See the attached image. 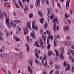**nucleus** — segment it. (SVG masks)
Here are the masks:
<instances>
[{
	"mask_svg": "<svg viewBox=\"0 0 74 74\" xmlns=\"http://www.w3.org/2000/svg\"><path fill=\"white\" fill-rule=\"evenodd\" d=\"M55 69H59V66L58 65L57 66L56 64L55 65Z\"/></svg>",
	"mask_w": 74,
	"mask_h": 74,
	"instance_id": "nucleus-37",
	"label": "nucleus"
},
{
	"mask_svg": "<svg viewBox=\"0 0 74 74\" xmlns=\"http://www.w3.org/2000/svg\"><path fill=\"white\" fill-rule=\"evenodd\" d=\"M44 18H41L40 20V21L41 23H43L44 22Z\"/></svg>",
	"mask_w": 74,
	"mask_h": 74,
	"instance_id": "nucleus-31",
	"label": "nucleus"
},
{
	"mask_svg": "<svg viewBox=\"0 0 74 74\" xmlns=\"http://www.w3.org/2000/svg\"><path fill=\"white\" fill-rule=\"evenodd\" d=\"M67 22L68 23H71V20H68Z\"/></svg>",
	"mask_w": 74,
	"mask_h": 74,
	"instance_id": "nucleus-55",
	"label": "nucleus"
},
{
	"mask_svg": "<svg viewBox=\"0 0 74 74\" xmlns=\"http://www.w3.org/2000/svg\"><path fill=\"white\" fill-rule=\"evenodd\" d=\"M3 39V38H2L1 36H0V41L2 40Z\"/></svg>",
	"mask_w": 74,
	"mask_h": 74,
	"instance_id": "nucleus-59",
	"label": "nucleus"
},
{
	"mask_svg": "<svg viewBox=\"0 0 74 74\" xmlns=\"http://www.w3.org/2000/svg\"><path fill=\"white\" fill-rule=\"evenodd\" d=\"M56 42L55 41H54V46L55 47H56Z\"/></svg>",
	"mask_w": 74,
	"mask_h": 74,
	"instance_id": "nucleus-51",
	"label": "nucleus"
},
{
	"mask_svg": "<svg viewBox=\"0 0 74 74\" xmlns=\"http://www.w3.org/2000/svg\"><path fill=\"white\" fill-rule=\"evenodd\" d=\"M31 36H32V37L35 40L36 39V34H35V32L33 31L32 33L30 35Z\"/></svg>",
	"mask_w": 74,
	"mask_h": 74,
	"instance_id": "nucleus-4",
	"label": "nucleus"
},
{
	"mask_svg": "<svg viewBox=\"0 0 74 74\" xmlns=\"http://www.w3.org/2000/svg\"><path fill=\"white\" fill-rule=\"evenodd\" d=\"M9 19H6V25H7L8 24V23L9 22Z\"/></svg>",
	"mask_w": 74,
	"mask_h": 74,
	"instance_id": "nucleus-39",
	"label": "nucleus"
},
{
	"mask_svg": "<svg viewBox=\"0 0 74 74\" xmlns=\"http://www.w3.org/2000/svg\"><path fill=\"white\" fill-rule=\"evenodd\" d=\"M72 72H74V68L73 67H72Z\"/></svg>",
	"mask_w": 74,
	"mask_h": 74,
	"instance_id": "nucleus-57",
	"label": "nucleus"
},
{
	"mask_svg": "<svg viewBox=\"0 0 74 74\" xmlns=\"http://www.w3.org/2000/svg\"><path fill=\"white\" fill-rule=\"evenodd\" d=\"M29 62V63L30 64V65L31 66H32V60H28V62Z\"/></svg>",
	"mask_w": 74,
	"mask_h": 74,
	"instance_id": "nucleus-30",
	"label": "nucleus"
},
{
	"mask_svg": "<svg viewBox=\"0 0 74 74\" xmlns=\"http://www.w3.org/2000/svg\"><path fill=\"white\" fill-rule=\"evenodd\" d=\"M57 6H58V7H60V4H59V3H58L57 5Z\"/></svg>",
	"mask_w": 74,
	"mask_h": 74,
	"instance_id": "nucleus-58",
	"label": "nucleus"
},
{
	"mask_svg": "<svg viewBox=\"0 0 74 74\" xmlns=\"http://www.w3.org/2000/svg\"><path fill=\"white\" fill-rule=\"evenodd\" d=\"M0 17L1 19H3V14L1 12V9L0 8Z\"/></svg>",
	"mask_w": 74,
	"mask_h": 74,
	"instance_id": "nucleus-19",
	"label": "nucleus"
},
{
	"mask_svg": "<svg viewBox=\"0 0 74 74\" xmlns=\"http://www.w3.org/2000/svg\"><path fill=\"white\" fill-rule=\"evenodd\" d=\"M47 34L49 35L48 37V39H51V41H52L53 40V36L51 35V33H50V32L48 31V30H47L46 31Z\"/></svg>",
	"mask_w": 74,
	"mask_h": 74,
	"instance_id": "nucleus-2",
	"label": "nucleus"
},
{
	"mask_svg": "<svg viewBox=\"0 0 74 74\" xmlns=\"http://www.w3.org/2000/svg\"><path fill=\"white\" fill-rule=\"evenodd\" d=\"M2 70V71H3V73H4L5 74H7V73H6V70L4 69V68H2L1 69Z\"/></svg>",
	"mask_w": 74,
	"mask_h": 74,
	"instance_id": "nucleus-27",
	"label": "nucleus"
},
{
	"mask_svg": "<svg viewBox=\"0 0 74 74\" xmlns=\"http://www.w3.org/2000/svg\"><path fill=\"white\" fill-rule=\"evenodd\" d=\"M32 29H35L36 30H37V29H38V27L37 25L34 26V21H32Z\"/></svg>",
	"mask_w": 74,
	"mask_h": 74,
	"instance_id": "nucleus-3",
	"label": "nucleus"
},
{
	"mask_svg": "<svg viewBox=\"0 0 74 74\" xmlns=\"http://www.w3.org/2000/svg\"><path fill=\"white\" fill-rule=\"evenodd\" d=\"M42 64H44V60L42 59L41 60Z\"/></svg>",
	"mask_w": 74,
	"mask_h": 74,
	"instance_id": "nucleus-61",
	"label": "nucleus"
},
{
	"mask_svg": "<svg viewBox=\"0 0 74 74\" xmlns=\"http://www.w3.org/2000/svg\"><path fill=\"white\" fill-rule=\"evenodd\" d=\"M56 24H55L54 25V26H53V30L54 32H56Z\"/></svg>",
	"mask_w": 74,
	"mask_h": 74,
	"instance_id": "nucleus-32",
	"label": "nucleus"
},
{
	"mask_svg": "<svg viewBox=\"0 0 74 74\" xmlns=\"http://www.w3.org/2000/svg\"><path fill=\"white\" fill-rule=\"evenodd\" d=\"M45 22L46 24H44V25L45 26V29H46L48 27V24L47 23V21H45Z\"/></svg>",
	"mask_w": 74,
	"mask_h": 74,
	"instance_id": "nucleus-23",
	"label": "nucleus"
},
{
	"mask_svg": "<svg viewBox=\"0 0 74 74\" xmlns=\"http://www.w3.org/2000/svg\"><path fill=\"white\" fill-rule=\"evenodd\" d=\"M51 47V45L50 44H49L47 46V48L48 49H49L50 47Z\"/></svg>",
	"mask_w": 74,
	"mask_h": 74,
	"instance_id": "nucleus-44",
	"label": "nucleus"
},
{
	"mask_svg": "<svg viewBox=\"0 0 74 74\" xmlns=\"http://www.w3.org/2000/svg\"><path fill=\"white\" fill-rule=\"evenodd\" d=\"M60 53H61V54L59 56V57L60 59H61L63 60V59L64 58V56L62 53H63V52H64V49H63V48L62 47L60 48Z\"/></svg>",
	"mask_w": 74,
	"mask_h": 74,
	"instance_id": "nucleus-1",
	"label": "nucleus"
},
{
	"mask_svg": "<svg viewBox=\"0 0 74 74\" xmlns=\"http://www.w3.org/2000/svg\"><path fill=\"white\" fill-rule=\"evenodd\" d=\"M48 56H51V55H52L53 53L51 51V50H49L48 52Z\"/></svg>",
	"mask_w": 74,
	"mask_h": 74,
	"instance_id": "nucleus-15",
	"label": "nucleus"
},
{
	"mask_svg": "<svg viewBox=\"0 0 74 74\" xmlns=\"http://www.w3.org/2000/svg\"><path fill=\"white\" fill-rule=\"evenodd\" d=\"M70 0H67L66 2V7L67 8H68L70 5Z\"/></svg>",
	"mask_w": 74,
	"mask_h": 74,
	"instance_id": "nucleus-6",
	"label": "nucleus"
},
{
	"mask_svg": "<svg viewBox=\"0 0 74 74\" xmlns=\"http://www.w3.org/2000/svg\"><path fill=\"white\" fill-rule=\"evenodd\" d=\"M67 40H70V36H67L66 38Z\"/></svg>",
	"mask_w": 74,
	"mask_h": 74,
	"instance_id": "nucleus-53",
	"label": "nucleus"
},
{
	"mask_svg": "<svg viewBox=\"0 0 74 74\" xmlns=\"http://www.w3.org/2000/svg\"><path fill=\"white\" fill-rule=\"evenodd\" d=\"M43 59L44 60H47V56L46 55H45L43 57Z\"/></svg>",
	"mask_w": 74,
	"mask_h": 74,
	"instance_id": "nucleus-47",
	"label": "nucleus"
},
{
	"mask_svg": "<svg viewBox=\"0 0 74 74\" xmlns=\"http://www.w3.org/2000/svg\"><path fill=\"white\" fill-rule=\"evenodd\" d=\"M47 61H46L45 62V64H44V66H45V67H46L47 66Z\"/></svg>",
	"mask_w": 74,
	"mask_h": 74,
	"instance_id": "nucleus-46",
	"label": "nucleus"
},
{
	"mask_svg": "<svg viewBox=\"0 0 74 74\" xmlns=\"http://www.w3.org/2000/svg\"><path fill=\"white\" fill-rule=\"evenodd\" d=\"M69 59H71L72 62L73 63H74V58H73V57L72 56H69Z\"/></svg>",
	"mask_w": 74,
	"mask_h": 74,
	"instance_id": "nucleus-22",
	"label": "nucleus"
},
{
	"mask_svg": "<svg viewBox=\"0 0 74 74\" xmlns=\"http://www.w3.org/2000/svg\"><path fill=\"white\" fill-rule=\"evenodd\" d=\"M3 13L4 15V16H5V18L6 19H8L9 18V16H7V15H6V13H5V12H3Z\"/></svg>",
	"mask_w": 74,
	"mask_h": 74,
	"instance_id": "nucleus-17",
	"label": "nucleus"
},
{
	"mask_svg": "<svg viewBox=\"0 0 74 74\" xmlns=\"http://www.w3.org/2000/svg\"><path fill=\"white\" fill-rule=\"evenodd\" d=\"M27 41L28 42H29V36H27Z\"/></svg>",
	"mask_w": 74,
	"mask_h": 74,
	"instance_id": "nucleus-50",
	"label": "nucleus"
},
{
	"mask_svg": "<svg viewBox=\"0 0 74 74\" xmlns=\"http://www.w3.org/2000/svg\"><path fill=\"white\" fill-rule=\"evenodd\" d=\"M28 70L30 74H32L33 70L31 69V68H30V67L29 66H28Z\"/></svg>",
	"mask_w": 74,
	"mask_h": 74,
	"instance_id": "nucleus-9",
	"label": "nucleus"
},
{
	"mask_svg": "<svg viewBox=\"0 0 74 74\" xmlns=\"http://www.w3.org/2000/svg\"><path fill=\"white\" fill-rule=\"evenodd\" d=\"M16 64L14 63V65L13 67V69L14 70H15L16 69Z\"/></svg>",
	"mask_w": 74,
	"mask_h": 74,
	"instance_id": "nucleus-33",
	"label": "nucleus"
},
{
	"mask_svg": "<svg viewBox=\"0 0 74 74\" xmlns=\"http://www.w3.org/2000/svg\"><path fill=\"white\" fill-rule=\"evenodd\" d=\"M53 22L54 23H58V20L57 18H55L53 20Z\"/></svg>",
	"mask_w": 74,
	"mask_h": 74,
	"instance_id": "nucleus-10",
	"label": "nucleus"
},
{
	"mask_svg": "<svg viewBox=\"0 0 74 74\" xmlns=\"http://www.w3.org/2000/svg\"><path fill=\"white\" fill-rule=\"evenodd\" d=\"M14 23H19V22H21V21L20 20H14Z\"/></svg>",
	"mask_w": 74,
	"mask_h": 74,
	"instance_id": "nucleus-21",
	"label": "nucleus"
},
{
	"mask_svg": "<svg viewBox=\"0 0 74 74\" xmlns=\"http://www.w3.org/2000/svg\"><path fill=\"white\" fill-rule=\"evenodd\" d=\"M23 30L24 31V33L25 35L27 34V33H28V29H27V27L26 28H24L23 29Z\"/></svg>",
	"mask_w": 74,
	"mask_h": 74,
	"instance_id": "nucleus-7",
	"label": "nucleus"
},
{
	"mask_svg": "<svg viewBox=\"0 0 74 74\" xmlns=\"http://www.w3.org/2000/svg\"><path fill=\"white\" fill-rule=\"evenodd\" d=\"M40 41L41 48V49H43V48H44V46L43 45L44 43H43V42L42 41V39H40Z\"/></svg>",
	"mask_w": 74,
	"mask_h": 74,
	"instance_id": "nucleus-5",
	"label": "nucleus"
},
{
	"mask_svg": "<svg viewBox=\"0 0 74 74\" xmlns=\"http://www.w3.org/2000/svg\"><path fill=\"white\" fill-rule=\"evenodd\" d=\"M7 56V54H3L1 55H0V56H1L2 58H5V56Z\"/></svg>",
	"mask_w": 74,
	"mask_h": 74,
	"instance_id": "nucleus-24",
	"label": "nucleus"
},
{
	"mask_svg": "<svg viewBox=\"0 0 74 74\" xmlns=\"http://www.w3.org/2000/svg\"><path fill=\"white\" fill-rule=\"evenodd\" d=\"M46 4H47V5H49V0H46Z\"/></svg>",
	"mask_w": 74,
	"mask_h": 74,
	"instance_id": "nucleus-35",
	"label": "nucleus"
},
{
	"mask_svg": "<svg viewBox=\"0 0 74 74\" xmlns=\"http://www.w3.org/2000/svg\"><path fill=\"white\" fill-rule=\"evenodd\" d=\"M8 27H9V28H11V26H10V23H8Z\"/></svg>",
	"mask_w": 74,
	"mask_h": 74,
	"instance_id": "nucleus-60",
	"label": "nucleus"
},
{
	"mask_svg": "<svg viewBox=\"0 0 74 74\" xmlns=\"http://www.w3.org/2000/svg\"><path fill=\"white\" fill-rule=\"evenodd\" d=\"M71 44V43L69 41L65 42L64 43L65 45H70Z\"/></svg>",
	"mask_w": 74,
	"mask_h": 74,
	"instance_id": "nucleus-14",
	"label": "nucleus"
},
{
	"mask_svg": "<svg viewBox=\"0 0 74 74\" xmlns=\"http://www.w3.org/2000/svg\"><path fill=\"white\" fill-rule=\"evenodd\" d=\"M18 60L16 59H14L13 60V63H16V62H17Z\"/></svg>",
	"mask_w": 74,
	"mask_h": 74,
	"instance_id": "nucleus-36",
	"label": "nucleus"
},
{
	"mask_svg": "<svg viewBox=\"0 0 74 74\" xmlns=\"http://www.w3.org/2000/svg\"><path fill=\"white\" fill-rule=\"evenodd\" d=\"M38 14L40 17H42V15H43V13H41V11H39L38 12Z\"/></svg>",
	"mask_w": 74,
	"mask_h": 74,
	"instance_id": "nucleus-20",
	"label": "nucleus"
},
{
	"mask_svg": "<svg viewBox=\"0 0 74 74\" xmlns=\"http://www.w3.org/2000/svg\"><path fill=\"white\" fill-rule=\"evenodd\" d=\"M19 4H20V6H22V2H21L20 0H19L18 1Z\"/></svg>",
	"mask_w": 74,
	"mask_h": 74,
	"instance_id": "nucleus-41",
	"label": "nucleus"
},
{
	"mask_svg": "<svg viewBox=\"0 0 74 74\" xmlns=\"http://www.w3.org/2000/svg\"><path fill=\"white\" fill-rule=\"evenodd\" d=\"M15 50L16 51H18L19 52V49L18 48H15Z\"/></svg>",
	"mask_w": 74,
	"mask_h": 74,
	"instance_id": "nucleus-62",
	"label": "nucleus"
},
{
	"mask_svg": "<svg viewBox=\"0 0 74 74\" xmlns=\"http://www.w3.org/2000/svg\"><path fill=\"white\" fill-rule=\"evenodd\" d=\"M10 34V32H7V35H6V36L7 37H8V36H9Z\"/></svg>",
	"mask_w": 74,
	"mask_h": 74,
	"instance_id": "nucleus-49",
	"label": "nucleus"
},
{
	"mask_svg": "<svg viewBox=\"0 0 74 74\" xmlns=\"http://www.w3.org/2000/svg\"><path fill=\"white\" fill-rule=\"evenodd\" d=\"M38 41H37L35 42V44L34 45V46H35L36 45H38Z\"/></svg>",
	"mask_w": 74,
	"mask_h": 74,
	"instance_id": "nucleus-42",
	"label": "nucleus"
},
{
	"mask_svg": "<svg viewBox=\"0 0 74 74\" xmlns=\"http://www.w3.org/2000/svg\"><path fill=\"white\" fill-rule=\"evenodd\" d=\"M33 16V14L32 13H30L29 15V17L30 18H32Z\"/></svg>",
	"mask_w": 74,
	"mask_h": 74,
	"instance_id": "nucleus-29",
	"label": "nucleus"
},
{
	"mask_svg": "<svg viewBox=\"0 0 74 74\" xmlns=\"http://www.w3.org/2000/svg\"><path fill=\"white\" fill-rule=\"evenodd\" d=\"M42 39L44 41V43L45 44V40L47 39V36L46 35H43L42 36Z\"/></svg>",
	"mask_w": 74,
	"mask_h": 74,
	"instance_id": "nucleus-11",
	"label": "nucleus"
},
{
	"mask_svg": "<svg viewBox=\"0 0 74 74\" xmlns=\"http://www.w3.org/2000/svg\"><path fill=\"white\" fill-rule=\"evenodd\" d=\"M53 70H51L49 73L50 74H52V73H53Z\"/></svg>",
	"mask_w": 74,
	"mask_h": 74,
	"instance_id": "nucleus-52",
	"label": "nucleus"
},
{
	"mask_svg": "<svg viewBox=\"0 0 74 74\" xmlns=\"http://www.w3.org/2000/svg\"><path fill=\"white\" fill-rule=\"evenodd\" d=\"M13 38L14 39H15V40L16 41H19L20 40L19 39V38H17L16 36H13Z\"/></svg>",
	"mask_w": 74,
	"mask_h": 74,
	"instance_id": "nucleus-12",
	"label": "nucleus"
},
{
	"mask_svg": "<svg viewBox=\"0 0 74 74\" xmlns=\"http://www.w3.org/2000/svg\"><path fill=\"white\" fill-rule=\"evenodd\" d=\"M27 25H28V28L32 30V29H31V27H30V22L29 21V22H27Z\"/></svg>",
	"mask_w": 74,
	"mask_h": 74,
	"instance_id": "nucleus-25",
	"label": "nucleus"
},
{
	"mask_svg": "<svg viewBox=\"0 0 74 74\" xmlns=\"http://www.w3.org/2000/svg\"><path fill=\"white\" fill-rule=\"evenodd\" d=\"M27 10V7L26 6H25V9H24V11L25 14H26V11Z\"/></svg>",
	"mask_w": 74,
	"mask_h": 74,
	"instance_id": "nucleus-38",
	"label": "nucleus"
},
{
	"mask_svg": "<svg viewBox=\"0 0 74 74\" xmlns=\"http://www.w3.org/2000/svg\"><path fill=\"white\" fill-rule=\"evenodd\" d=\"M15 5L17 8H19V6L18 5V4H16V2L15 3Z\"/></svg>",
	"mask_w": 74,
	"mask_h": 74,
	"instance_id": "nucleus-34",
	"label": "nucleus"
},
{
	"mask_svg": "<svg viewBox=\"0 0 74 74\" xmlns=\"http://www.w3.org/2000/svg\"><path fill=\"white\" fill-rule=\"evenodd\" d=\"M47 10H48L47 15H49V14H50V10H49V9H47Z\"/></svg>",
	"mask_w": 74,
	"mask_h": 74,
	"instance_id": "nucleus-43",
	"label": "nucleus"
},
{
	"mask_svg": "<svg viewBox=\"0 0 74 74\" xmlns=\"http://www.w3.org/2000/svg\"><path fill=\"white\" fill-rule=\"evenodd\" d=\"M37 49H35V52L36 53L35 56L36 58H38L39 57L38 56V54H37Z\"/></svg>",
	"mask_w": 74,
	"mask_h": 74,
	"instance_id": "nucleus-16",
	"label": "nucleus"
},
{
	"mask_svg": "<svg viewBox=\"0 0 74 74\" xmlns=\"http://www.w3.org/2000/svg\"><path fill=\"white\" fill-rule=\"evenodd\" d=\"M72 49H74V46H71Z\"/></svg>",
	"mask_w": 74,
	"mask_h": 74,
	"instance_id": "nucleus-64",
	"label": "nucleus"
},
{
	"mask_svg": "<svg viewBox=\"0 0 74 74\" xmlns=\"http://www.w3.org/2000/svg\"><path fill=\"white\" fill-rule=\"evenodd\" d=\"M56 74H59V71H57L56 72Z\"/></svg>",
	"mask_w": 74,
	"mask_h": 74,
	"instance_id": "nucleus-63",
	"label": "nucleus"
},
{
	"mask_svg": "<svg viewBox=\"0 0 74 74\" xmlns=\"http://www.w3.org/2000/svg\"><path fill=\"white\" fill-rule=\"evenodd\" d=\"M40 0H36V2L35 3V5L36 7H38V6H40Z\"/></svg>",
	"mask_w": 74,
	"mask_h": 74,
	"instance_id": "nucleus-8",
	"label": "nucleus"
},
{
	"mask_svg": "<svg viewBox=\"0 0 74 74\" xmlns=\"http://www.w3.org/2000/svg\"><path fill=\"white\" fill-rule=\"evenodd\" d=\"M63 65L65 67H66V61H64L63 63Z\"/></svg>",
	"mask_w": 74,
	"mask_h": 74,
	"instance_id": "nucleus-48",
	"label": "nucleus"
},
{
	"mask_svg": "<svg viewBox=\"0 0 74 74\" xmlns=\"http://www.w3.org/2000/svg\"><path fill=\"white\" fill-rule=\"evenodd\" d=\"M70 65L69 64H67V67L66 69V71H67L68 70H69L70 69Z\"/></svg>",
	"mask_w": 74,
	"mask_h": 74,
	"instance_id": "nucleus-18",
	"label": "nucleus"
},
{
	"mask_svg": "<svg viewBox=\"0 0 74 74\" xmlns=\"http://www.w3.org/2000/svg\"><path fill=\"white\" fill-rule=\"evenodd\" d=\"M38 60H36V59H35V63L37 64V65H38Z\"/></svg>",
	"mask_w": 74,
	"mask_h": 74,
	"instance_id": "nucleus-45",
	"label": "nucleus"
},
{
	"mask_svg": "<svg viewBox=\"0 0 74 74\" xmlns=\"http://www.w3.org/2000/svg\"><path fill=\"white\" fill-rule=\"evenodd\" d=\"M53 15L51 16L50 17V19H53Z\"/></svg>",
	"mask_w": 74,
	"mask_h": 74,
	"instance_id": "nucleus-54",
	"label": "nucleus"
},
{
	"mask_svg": "<svg viewBox=\"0 0 74 74\" xmlns=\"http://www.w3.org/2000/svg\"><path fill=\"white\" fill-rule=\"evenodd\" d=\"M26 46L27 47L26 49L27 51L29 52V45L27 44H26Z\"/></svg>",
	"mask_w": 74,
	"mask_h": 74,
	"instance_id": "nucleus-28",
	"label": "nucleus"
},
{
	"mask_svg": "<svg viewBox=\"0 0 74 74\" xmlns=\"http://www.w3.org/2000/svg\"><path fill=\"white\" fill-rule=\"evenodd\" d=\"M47 44L48 45L49 44V39H48L47 40Z\"/></svg>",
	"mask_w": 74,
	"mask_h": 74,
	"instance_id": "nucleus-56",
	"label": "nucleus"
},
{
	"mask_svg": "<svg viewBox=\"0 0 74 74\" xmlns=\"http://www.w3.org/2000/svg\"><path fill=\"white\" fill-rule=\"evenodd\" d=\"M69 15H67L66 14H65V18H66V19H67V18H69Z\"/></svg>",
	"mask_w": 74,
	"mask_h": 74,
	"instance_id": "nucleus-40",
	"label": "nucleus"
},
{
	"mask_svg": "<svg viewBox=\"0 0 74 74\" xmlns=\"http://www.w3.org/2000/svg\"><path fill=\"white\" fill-rule=\"evenodd\" d=\"M55 51L56 53V56L58 58L59 56V53H58V51L56 49H55Z\"/></svg>",
	"mask_w": 74,
	"mask_h": 74,
	"instance_id": "nucleus-26",
	"label": "nucleus"
},
{
	"mask_svg": "<svg viewBox=\"0 0 74 74\" xmlns=\"http://www.w3.org/2000/svg\"><path fill=\"white\" fill-rule=\"evenodd\" d=\"M64 30L65 32H66L67 30L69 31V27L67 26H65L64 27Z\"/></svg>",
	"mask_w": 74,
	"mask_h": 74,
	"instance_id": "nucleus-13",
	"label": "nucleus"
}]
</instances>
